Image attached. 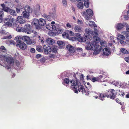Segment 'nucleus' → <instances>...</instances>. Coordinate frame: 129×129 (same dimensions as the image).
<instances>
[{
	"mask_svg": "<svg viewBox=\"0 0 129 129\" xmlns=\"http://www.w3.org/2000/svg\"><path fill=\"white\" fill-rule=\"evenodd\" d=\"M21 9L19 8H16V12L17 13H19L20 12Z\"/></svg>",
	"mask_w": 129,
	"mask_h": 129,
	"instance_id": "4d7b16f0",
	"label": "nucleus"
},
{
	"mask_svg": "<svg viewBox=\"0 0 129 129\" xmlns=\"http://www.w3.org/2000/svg\"><path fill=\"white\" fill-rule=\"evenodd\" d=\"M62 2L63 5L66 6L67 5V2L66 0H62Z\"/></svg>",
	"mask_w": 129,
	"mask_h": 129,
	"instance_id": "603ef678",
	"label": "nucleus"
},
{
	"mask_svg": "<svg viewBox=\"0 0 129 129\" xmlns=\"http://www.w3.org/2000/svg\"><path fill=\"white\" fill-rule=\"evenodd\" d=\"M95 50L93 52V53L95 54H99L100 53V51L102 49V47L98 45H96L95 47Z\"/></svg>",
	"mask_w": 129,
	"mask_h": 129,
	"instance_id": "1a4fd4ad",
	"label": "nucleus"
},
{
	"mask_svg": "<svg viewBox=\"0 0 129 129\" xmlns=\"http://www.w3.org/2000/svg\"><path fill=\"white\" fill-rule=\"evenodd\" d=\"M125 98H129V94H127L126 95Z\"/></svg>",
	"mask_w": 129,
	"mask_h": 129,
	"instance_id": "774afa93",
	"label": "nucleus"
},
{
	"mask_svg": "<svg viewBox=\"0 0 129 129\" xmlns=\"http://www.w3.org/2000/svg\"><path fill=\"white\" fill-rule=\"evenodd\" d=\"M17 21L18 22L21 24H23L26 22L24 19V18L21 16H18L17 17Z\"/></svg>",
	"mask_w": 129,
	"mask_h": 129,
	"instance_id": "ddd939ff",
	"label": "nucleus"
},
{
	"mask_svg": "<svg viewBox=\"0 0 129 129\" xmlns=\"http://www.w3.org/2000/svg\"><path fill=\"white\" fill-rule=\"evenodd\" d=\"M4 15V14L3 11H0V22L2 21L3 17Z\"/></svg>",
	"mask_w": 129,
	"mask_h": 129,
	"instance_id": "e433bc0d",
	"label": "nucleus"
},
{
	"mask_svg": "<svg viewBox=\"0 0 129 129\" xmlns=\"http://www.w3.org/2000/svg\"><path fill=\"white\" fill-rule=\"evenodd\" d=\"M46 24L45 20L42 18H40L39 19V25L40 27L41 26L44 25Z\"/></svg>",
	"mask_w": 129,
	"mask_h": 129,
	"instance_id": "f3484780",
	"label": "nucleus"
},
{
	"mask_svg": "<svg viewBox=\"0 0 129 129\" xmlns=\"http://www.w3.org/2000/svg\"><path fill=\"white\" fill-rule=\"evenodd\" d=\"M0 49L2 50L3 51H6V49L5 47L3 46H1L0 47Z\"/></svg>",
	"mask_w": 129,
	"mask_h": 129,
	"instance_id": "8fccbe9b",
	"label": "nucleus"
},
{
	"mask_svg": "<svg viewBox=\"0 0 129 129\" xmlns=\"http://www.w3.org/2000/svg\"><path fill=\"white\" fill-rule=\"evenodd\" d=\"M124 24L125 25V26L126 27V30L128 32H129V26H128V24L125 22Z\"/></svg>",
	"mask_w": 129,
	"mask_h": 129,
	"instance_id": "a18cd8bd",
	"label": "nucleus"
},
{
	"mask_svg": "<svg viewBox=\"0 0 129 129\" xmlns=\"http://www.w3.org/2000/svg\"><path fill=\"white\" fill-rule=\"evenodd\" d=\"M120 51L122 54H127L128 53V51L125 49L123 48H121Z\"/></svg>",
	"mask_w": 129,
	"mask_h": 129,
	"instance_id": "5701e85b",
	"label": "nucleus"
},
{
	"mask_svg": "<svg viewBox=\"0 0 129 129\" xmlns=\"http://www.w3.org/2000/svg\"><path fill=\"white\" fill-rule=\"evenodd\" d=\"M124 23H119L117 24L116 26V29L118 30L121 29L124 26H125V25L124 24Z\"/></svg>",
	"mask_w": 129,
	"mask_h": 129,
	"instance_id": "f8f14e48",
	"label": "nucleus"
},
{
	"mask_svg": "<svg viewBox=\"0 0 129 129\" xmlns=\"http://www.w3.org/2000/svg\"><path fill=\"white\" fill-rule=\"evenodd\" d=\"M91 95L94 97L96 99H97L99 95V93H98L95 92L94 91L91 92Z\"/></svg>",
	"mask_w": 129,
	"mask_h": 129,
	"instance_id": "393cba45",
	"label": "nucleus"
},
{
	"mask_svg": "<svg viewBox=\"0 0 129 129\" xmlns=\"http://www.w3.org/2000/svg\"><path fill=\"white\" fill-rule=\"evenodd\" d=\"M124 59L127 62L129 63V57H125L124 58Z\"/></svg>",
	"mask_w": 129,
	"mask_h": 129,
	"instance_id": "13d9d810",
	"label": "nucleus"
},
{
	"mask_svg": "<svg viewBox=\"0 0 129 129\" xmlns=\"http://www.w3.org/2000/svg\"><path fill=\"white\" fill-rule=\"evenodd\" d=\"M118 37L117 39L119 40H123L125 38L124 36L122 35H119L118 36Z\"/></svg>",
	"mask_w": 129,
	"mask_h": 129,
	"instance_id": "2f4dec72",
	"label": "nucleus"
},
{
	"mask_svg": "<svg viewBox=\"0 0 129 129\" xmlns=\"http://www.w3.org/2000/svg\"><path fill=\"white\" fill-rule=\"evenodd\" d=\"M41 61L45 62V58H43L41 59Z\"/></svg>",
	"mask_w": 129,
	"mask_h": 129,
	"instance_id": "69168bd1",
	"label": "nucleus"
},
{
	"mask_svg": "<svg viewBox=\"0 0 129 129\" xmlns=\"http://www.w3.org/2000/svg\"><path fill=\"white\" fill-rule=\"evenodd\" d=\"M41 55L40 54H38L36 56V58H40L41 57Z\"/></svg>",
	"mask_w": 129,
	"mask_h": 129,
	"instance_id": "052dcab7",
	"label": "nucleus"
},
{
	"mask_svg": "<svg viewBox=\"0 0 129 129\" xmlns=\"http://www.w3.org/2000/svg\"><path fill=\"white\" fill-rule=\"evenodd\" d=\"M30 52L33 53H35V49L34 48H32L30 50Z\"/></svg>",
	"mask_w": 129,
	"mask_h": 129,
	"instance_id": "6e6d98bb",
	"label": "nucleus"
},
{
	"mask_svg": "<svg viewBox=\"0 0 129 129\" xmlns=\"http://www.w3.org/2000/svg\"><path fill=\"white\" fill-rule=\"evenodd\" d=\"M66 48L68 51L71 53H73L75 51L73 47L71 45L68 44Z\"/></svg>",
	"mask_w": 129,
	"mask_h": 129,
	"instance_id": "2eb2a0df",
	"label": "nucleus"
},
{
	"mask_svg": "<svg viewBox=\"0 0 129 129\" xmlns=\"http://www.w3.org/2000/svg\"><path fill=\"white\" fill-rule=\"evenodd\" d=\"M95 46L94 45L90 43H89L87 45V46H86V49L88 50H93L94 49Z\"/></svg>",
	"mask_w": 129,
	"mask_h": 129,
	"instance_id": "6ab92c4d",
	"label": "nucleus"
},
{
	"mask_svg": "<svg viewBox=\"0 0 129 129\" xmlns=\"http://www.w3.org/2000/svg\"><path fill=\"white\" fill-rule=\"evenodd\" d=\"M46 28L49 30L52 31L56 29V27L54 25H52L50 23L47 24L46 26Z\"/></svg>",
	"mask_w": 129,
	"mask_h": 129,
	"instance_id": "9d476101",
	"label": "nucleus"
},
{
	"mask_svg": "<svg viewBox=\"0 0 129 129\" xmlns=\"http://www.w3.org/2000/svg\"><path fill=\"white\" fill-rule=\"evenodd\" d=\"M77 40L79 42H84L86 41V39L84 37H82L81 36L77 38Z\"/></svg>",
	"mask_w": 129,
	"mask_h": 129,
	"instance_id": "4be33fe9",
	"label": "nucleus"
},
{
	"mask_svg": "<svg viewBox=\"0 0 129 129\" xmlns=\"http://www.w3.org/2000/svg\"><path fill=\"white\" fill-rule=\"evenodd\" d=\"M2 57L5 58H6V60L7 63L10 64L14 63V61L12 58L9 57L6 58V56L4 55H3Z\"/></svg>",
	"mask_w": 129,
	"mask_h": 129,
	"instance_id": "4468645a",
	"label": "nucleus"
},
{
	"mask_svg": "<svg viewBox=\"0 0 129 129\" xmlns=\"http://www.w3.org/2000/svg\"><path fill=\"white\" fill-rule=\"evenodd\" d=\"M127 15H125L124 16V18L126 20H129V10L127 12Z\"/></svg>",
	"mask_w": 129,
	"mask_h": 129,
	"instance_id": "c9c22d12",
	"label": "nucleus"
},
{
	"mask_svg": "<svg viewBox=\"0 0 129 129\" xmlns=\"http://www.w3.org/2000/svg\"><path fill=\"white\" fill-rule=\"evenodd\" d=\"M116 93L114 89H111L109 91H108L104 93H99L98 97L100 100L102 101H103L104 99L105 96H106L107 98H110L111 99H114L115 98Z\"/></svg>",
	"mask_w": 129,
	"mask_h": 129,
	"instance_id": "7ed1b4c3",
	"label": "nucleus"
},
{
	"mask_svg": "<svg viewBox=\"0 0 129 129\" xmlns=\"http://www.w3.org/2000/svg\"><path fill=\"white\" fill-rule=\"evenodd\" d=\"M93 77V75H87L86 76V79L87 80H90L91 81L92 78Z\"/></svg>",
	"mask_w": 129,
	"mask_h": 129,
	"instance_id": "79ce46f5",
	"label": "nucleus"
},
{
	"mask_svg": "<svg viewBox=\"0 0 129 129\" xmlns=\"http://www.w3.org/2000/svg\"><path fill=\"white\" fill-rule=\"evenodd\" d=\"M67 27H69V28H71V25L69 23H68L67 24Z\"/></svg>",
	"mask_w": 129,
	"mask_h": 129,
	"instance_id": "e2e57ef3",
	"label": "nucleus"
},
{
	"mask_svg": "<svg viewBox=\"0 0 129 129\" xmlns=\"http://www.w3.org/2000/svg\"><path fill=\"white\" fill-rule=\"evenodd\" d=\"M95 35L97 36H98V34L97 33H95ZM93 38L95 41L97 42H100V38L98 37V36H93Z\"/></svg>",
	"mask_w": 129,
	"mask_h": 129,
	"instance_id": "bb28decb",
	"label": "nucleus"
},
{
	"mask_svg": "<svg viewBox=\"0 0 129 129\" xmlns=\"http://www.w3.org/2000/svg\"><path fill=\"white\" fill-rule=\"evenodd\" d=\"M76 79L75 81L74 80H71L70 81L71 83V88L76 93H78V90L79 92H81L83 94L88 95L89 91L87 90H85L84 86L81 85V83L79 82V80L77 79L76 78Z\"/></svg>",
	"mask_w": 129,
	"mask_h": 129,
	"instance_id": "f03ea898",
	"label": "nucleus"
},
{
	"mask_svg": "<svg viewBox=\"0 0 129 129\" xmlns=\"http://www.w3.org/2000/svg\"><path fill=\"white\" fill-rule=\"evenodd\" d=\"M37 50L39 52H42L43 51V50L41 47L37 46L36 48Z\"/></svg>",
	"mask_w": 129,
	"mask_h": 129,
	"instance_id": "4c0bfd02",
	"label": "nucleus"
},
{
	"mask_svg": "<svg viewBox=\"0 0 129 129\" xmlns=\"http://www.w3.org/2000/svg\"><path fill=\"white\" fill-rule=\"evenodd\" d=\"M115 100L117 102L120 104L121 105H123V104L121 102L120 100L119 99H118L116 98V99Z\"/></svg>",
	"mask_w": 129,
	"mask_h": 129,
	"instance_id": "37998d69",
	"label": "nucleus"
},
{
	"mask_svg": "<svg viewBox=\"0 0 129 129\" xmlns=\"http://www.w3.org/2000/svg\"><path fill=\"white\" fill-rule=\"evenodd\" d=\"M13 21L9 22H8V21L7 22H4V23L6 26L11 27L12 26V23H13Z\"/></svg>",
	"mask_w": 129,
	"mask_h": 129,
	"instance_id": "a878e982",
	"label": "nucleus"
},
{
	"mask_svg": "<svg viewBox=\"0 0 129 129\" xmlns=\"http://www.w3.org/2000/svg\"><path fill=\"white\" fill-rule=\"evenodd\" d=\"M126 40L128 42H129V34H127L126 36Z\"/></svg>",
	"mask_w": 129,
	"mask_h": 129,
	"instance_id": "5fc2aeb1",
	"label": "nucleus"
},
{
	"mask_svg": "<svg viewBox=\"0 0 129 129\" xmlns=\"http://www.w3.org/2000/svg\"><path fill=\"white\" fill-rule=\"evenodd\" d=\"M47 43L50 45H52L54 43V42L53 39H50L49 38L47 40Z\"/></svg>",
	"mask_w": 129,
	"mask_h": 129,
	"instance_id": "c756f323",
	"label": "nucleus"
},
{
	"mask_svg": "<svg viewBox=\"0 0 129 129\" xmlns=\"http://www.w3.org/2000/svg\"><path fill=\"white\" fill-rule=\"evenodd\" d=\"M81 36V34L79 33H75L74 34V36L75 39H77V38Z\"/></svg>",
	"mask_w": 129,
	"mask_h": 129,
	"instance_id": "c03bdc74",
	"label": "nucleus"
},
{
	"mask_svg": "<svg viewBox=\"0 0 129 129\" xmlns=\"http://www.w3.org/2000/svg\"><path fill=\"white\" fill-rule=\"evenodd\" d=\"M84 4L86 8H88L89 6V2L88 0H86L84 2Z\"/></svg>",
	"mask_w": 129,
	"mask_h": 129,
	"instance_id": "7c9ffc66",
	"label": "nucleus"
},
{
	"mask_svg": "<svg viewBox=\"0 0 129 129\" xmlns=\"http://www.w3.org/2000/svg\"><path fill=\"white\" fill-rule=\"evenodd\" d=\"M17 40L16 43V46L20 49L24 50L27 48V46L23 42H26L27 44H31L33 43L30 38L27 36L17 37L15 40Z\"/></svg>",
	"mask_w": 129,
	"mask_h": 129,
	"instance_id": "f257e3e1",
	"label": "nucleus"
},
{
	"mask_svg": "<svg viewBox=\"0 0 129 129\" xmlns=\"http://www.w3.org/2000/svg\"><path fill=\"white\" fill-rule=\"evenodd\" d=\"M47 15L46 14H44L42 16L43 17H44V18H45L47 16Z\"/></svg>",
	"mask_w": 129,
	"mask_h": 129,
	"instance_id": "338daca9",
	"label": "nucleus"
},
{
	"mask_svg": "<svg viewBox=\"0 0 129 129\" xmlns=\"http://www.w3.org/2000/svg\"><path fill=\"white\" fill-rule=\"evenodd\" d=\"M70 82L69 79L68 78H65L63 79V83L69 84Z\"/></svg>",
	"mask_w": 129,
	"mask_h": 129,
	"instance_id": "58836bf2",
	"label": "nucleus"
},
{
	"mask_svg": "<svg viewBox=\"0 0 129 129\" xmlns=\"http://www.w3.org/2000/svg\"><path fill=\"white\" fill-rule=\"evenodd\" d=\"M57 43L60 47H62L64 43L62 41H57Z\"/></svg>",
	"mask_w": 129,
	"mask_h": 129,
	"instance_id": "72a5a7b5",
	"label": "nucleus"
},
{
	"mask_svg": "<svg viewBox=\"0 0 129 129\" xmlns=\"http://www.w3.org/2000/svg\"><path fill=\"white\" fill-rule=\"evenodd\" d=\"M10 9L9 8L6 7H5L3 9L4 11L8 13H9Z\"/></svg>",
	"mask_w": 129,
	"mask_h": 129,
	"instance_id": "a19ab883",
	"label": "nucleus"
},
{
	"mask_svg": "<svg viewBox=\"0 0 129 129\" xmlns=\"http://www.w3.org/2000/svg\"><path fill=\"white\" fill-rule=\"evenodd\" d=\"M1 6L3 8V9L4 8L6 7L5 5L4 4H1Z\"/></svg>",
	"mask_w": 129,
	"mask_h": 129,
	"instance_id": "0e129e2a",
	"label": "nucleus"
},
{
	"mask_svg": "<svg viewBox=\"0 0 129 129\" xmlns=\"http://www.w3.org/2000/svg\"><path fill=\"white\" fill-rule=\"evenodd\" d=\"M62 36H63L64 37H69V35L67 33L64 32L62 34Z\"/></svg>",
	"mask_w": 129,
	"mask_h": 129,
	"instance_id": "49530a36",
	"label": "nucleus"
},
{
	"mask_svg": "<svg viewBox=\"0 0 129 129\" xmlns=\"http://www.w3.org/2000/svg\"><path fill=\"white\" fill-rule=\"evenodd\" d=\"M12 27L16 28V30L19 32H21V29L22 27H19V25L18 24V22L16 21H13L12 26Z\"/></svg>",
	"mask_w": 129,
	"mask_h": 129,
	"instance_id": "0eeeda50",
	"label": "nucleus"
},
{
	"mask_svg": "<svg viewBox=\"0 0 129 129\" xmlns=\"http://www.w3.org/2000/svg\"><path fill=\"white\" fill-rule=\"evenodd\" d=\"M13 21V19L12 17L11 16H9L4 19V21L7 22L8 21V22H9Z\"/></svg>",
	"mask_w": 129,
	"mask_h": 129,
	"instance_id": "aec40b11",
	"label": "nucleus"
},
{
	"mask_svg": "<svg viewBox=\"0 0 129 129\" xmlns=\"http://www.w3.org/2000/svg\"><path fill=\"white\" fill-rule=\"evenodd\" d=\"M119 41V42L121 44H124L125 42L123 40H121Z\"/></svg>",
	"mask_w": 129,
	"mask_h": 129,
	"instance_id": "680f3d73",
	"label": "nucleus"
},
{
	"mask_svg": "<svg viewBox=\"0 0 129 129\" xmlns=\"http://www.w3.org/2000/svg\"><path fill=\"white\" fill-rule=\"evenodd\" d=\"M51 51L53 53H56L57 52V48L55 47H53L52 49H51Z\"/></svg>",
	"mask_w": 129,
	"mask_h": 129,
	"instance_id": "ea45409f",
	"label": "nucleus"
},
{
	"mask_svg": "<svg viewBox=\"0 0 129 129\" xmlns=\"http://www.w3.org/2000/svg\"><path fill=\"white\" fill-rule=\"evenodd\" d=\"M17 8L20 9L22 11V10L23 8V6L22 5H21V3H19L18 4L17 6Z\"/></svg>",
	"mask_w": 129,
	"mask_h": 129,
	"instance_id": "f704fd0d",
	"label": "nucleus"
},
{
	"mask_svg": "<svg viewBox=\"0 0 129 129\" xmlns=\"http://www.w3.org/2000/svg\"><path fill=\"white\" fill-rule=\"evenodd\" d=\"M63 32V30L62 29L60 28H59L58 29L57 31V33L58 34H61Z\"/></svg>",
	"mask_w": 129,
	"mask_h": 129,
	"instance_id": "3c124183",
	"label": "nucleus"
},
{
	"mask_svg": "<svg viewBox=\"0 0 129 129\" xmlns=\"http://www.w3.org/2000/svg\"><path fill=\"white\" fill-rule=\"evenodd\" d=\"M91 81L93 82H95L96 81H97V77H93L92 78Z\"/></svg>",
	"mask_w": 129,
	"mask_h": 129,
	"instance_id": "09e8293b",
	"label": "nucleus"
},
{
	"mask_svg": "<svg viewBox=\"0 0 129 129\" xmlns=\"http://www.w3.org/2000/svg\"><path fill=\"white\" fill-rule=\"evenodd\" d=\"M79 2V3L77 5V7L80 9H81L83 8V2L78 1Z\"/></svg>",
	"mask_w": 129,
	"mask_h": 129,
	"instance_id": "c85d7f7f",
	"label": "nucleus"
},
{
	"mask_svg": "<svg viewBox=\"0 0 129 129\" xmlns=\"http://www.w3.org/2000/svg\"><path fill=\"white\" fill-rule=\"evenodd\" d=\"M9 13L11 15L13 16H16V13L15 10L12 9H10Z\"/></svg>",
	"mask_w": 129,
	"mask_h": 129,
	"instance_id": "b1692460",
	"label": "nucleus"
},
{
	"mask_svg": "<svg viewBox=\"0 0 129 129\" xmlns=\"http://www.w3.org/2000/svg\"><path fill=\"white\" fill-rule=\"evenodd\" d=\"M49 57L50 58H55V56L53 54H51L49 55Z\"/></svg>",
	"mask_w": 129,
	"mask_h": 129,
	"instance_id": "864d4df0",
	"label": "nucleus"
},
{
	"mask_svg": "<svg viewBox=\"0 0 129 129\" xmlns=\"http://www.w3.org/2000/svg\"><path fill=\"white\" fill-rule=\"evenodd\" d=\"M43 49H44V53L45 54L50 53L51 51V48L50 47H46V45H45L43 46Z\"/></svg>",
	"mask_w": 129,
	"mask_h": 129,
	"instance_id": "6e6552de",
	"label": "nucleus"
},
{
	"mask_svg": "<svg viewBox=\"0 0 129 129\" xmlns=\"http://www.w3.org/2000/svg\"><path fill=\"white\" fill-rule=\"evenodd\" d=\"M68 32L69 34L71 36H73L74 34V33L72 31H69Z\"/></svg>",
	"mask_w": 129,
	"mask_h": 129,
	"instance_id": "bf43d9fd",
	"label": "nucleus"
},
{
	"mask_svg": "<svg viewBox=\"0 0 129 129\" xmlns=\"http://www.w3.org/2000/svg\"><path fill=\"white\" fill-rule=\"evenodd\" d=\"M83 14L86 20H88L90 17H92L93 15L92 11L91 9H87L86 12H84Z\"/></svg>",
	"mask_w": 129,
	"mask_h": 129,
	"instance_id": "423d86ee",
	"label": "nucleus"
},
{
	"mask_svg": "<svg viewBox=\"0 0 129 129\" xmlns=\"http://www.w3.org/2000/svg\"><path fill=\"white\" fill-rule=\"evenodd\" d=\"M32 23L35 26L37 29H41V27H40L39 25V20H38L36 18L34 19Z\"/></svg>",
	"mask_w": 129,
	"mask_h": 129,
	"instance_id": "9b49d317",
	"label": "nucleus"
},
{
	"mask_svg": "<svg viewBox=\"0 0 129 129\" xmlns=\"http://www.w3.org/2000/svg\"><path fill=\"white\" fill-rule=\"evenodd\" d=\"M97 78V81L101 82L104 81V77L102 75H100V76L96 77Z\"/></svg>",
	"mask_w": 129,
	"mask_h": 129,
	"instance_id": "412c9836",
	"label": "nucleus"
},
{
	"mask_svg": "<svg viewBox=\"0 0 129 129\" xmlns=\"http://www.w3.org/2000/svg\"><path fill=\"white\" fill-rule=\"evenodd\" d=\"M24 11L22 12L23 17L27 19H29L30 14L32 12V10L29 5H26L23 7Z\"/></svg>",
	"mask_w": 129,
	"mask_h": 129,
	"instance_id": "20e7f679",
	"label": "nucleus"
},
{
	"mask_svg": "<svg viewBox=\"0 0 129 129\" xmlns=\"http://www.w3.org/2000/svg\"><path fill=\"white\" fill-rule=\"evenodd\" d=\"M119 94L120 96H121V95L123 97H124L125 95V94L124 93V92H119Z\"/></svg>",
	"mask_w": 129,
	"mask_h": 129,
	"instance_id": "de8ad7c7",
	"label": "nucleus"
},
{
	"mask_svg": "<svg viewBox=\"0 0 129 129\" xmlns=\"http://www.w3.org/2000/svg\"><path fill=\"white\" fill-rule=\"evenodd\" d=\"M86 33L87 34V35H90V34H93V33H94V32H93V31L89 29H86Z\"/></svg>",
	"mask_w": 129,
	"mask_h": 129,
	"instance_id": "cd10ccee",
	"label": "nucleus"
},
{
	"mask_svg": "<svg viewBox=\"0 0 129 129\" xmlns=\"http://www.w3.org/2000/svg\"><path fill=\"white\" fill-rule=\"evenodd\" d=\"M74 29L76 32L80 33L82 31V27L78 25H75Z\"/></svg>",
	"mask_w": 129,
	"mask_h": 129,
	"instance_id": "dca6fc26",
	"label": "nucleus"
},
{
	"mask_svg": "<svg viewBox=\"0 0 129 129\" xmlns=\"http://www.w3.org/2000/svg\"><path fill=\"white\" fill-rule=\"evenodd\" d=\"M103 54L106 56H108L110 54L111 52L107 48H105L103 50Z\"/></svg>",
	"mask_w": 129,
	"mask_h": 129,
	"instance_id": "a211bd4d",
	"label": "nucleus"
},
{
	"mask_svg": "<svg viewBox=\"0 0 129 129\" xmlns=\"http://www.w3.org/2000/svg\"><path fill=\"white\" fill-rule=\"evenodd\" d=\"M89 22L90 23H89V26L91 27H93V26L94 27H95L96 26V24L94 23V21H89Z\"/></svg>",
	"mask_w": 129,
	"mask_h": 129,
	"instance_id": "473e14b6",
	"label": "nucleus"
},
{
	"mask_svg": "<svg viewBox=\"0 0 129 129\" xmlns=\"http://www.w3.org/2000/svg\"><path fill=\"white\" fill-rule=\"evenodd\" d=\"M32 26L30 24H26L24 28L21 27V32L26 33L27 34H29L32 32Z\"/></svg>",
	"mask_w": 129,
	"mask_h": 129,
	"instance_id": "39448f33",
	"label": "nucleus"
}]
</instances>
